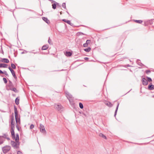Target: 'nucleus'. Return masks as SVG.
Returning <instances> with one entry per match:
<instances>
[{"label": "nucleus", "instance_id": "obj_1", "mask_svg": "<svg viewBox=\"0 0 154 154\" xmlns=\"http://www.w3.org/2000/svg\"><path fill=\"white\" fill-rule=\"evenodd\" d=\"M15 128H11V136L12 138L14 139L15 141H17L19 140V135L18 134H16V135H15L14 134V130Z\"/></svg>", "mask_w": 154, "mask_h": 154}, {"label": "nucleus", "instance_id": "obj_2", "mask_svg": "<svg viewBox=\"0 0 154 154\" xmlns=\"http://www.w3.org/2000/svg\"><path fill=\"white\" fill-rule=\"evenodd\" d=\"M14 114L15 116V120L17 124H19L20 123V118H18V113L17 108L16 107H14Z\"/></svg>", "mask_w": 154, "mask_h": 154}, {"label": "nucleus", "instance_id": "obj_3", "mask_svg": "<svg viewBox=\"0 0 154 154\" xmlns=\"http://www.w3.org/2000/svg\"><path fill=\"white\" fill-rule=\"evenodd\" d=\"M15 141V142L13 141H11V143L13 147L17 148L19 147V140Z\"/></svg>", "mask_w": 154, "mask_h": 154}, {"label": "nucleus", "instance_id": "obj_4", "mask_svg": "<svg viewBox=\"0 0 154 154\" xmlns=\"http://www.w3.org/2000/svg\"><path fill=\"white\" fill-rule=\"evenodd\" d=\"M2 150L4 153L8 152L11 149V147L9 146H6L2 148Z\"/></svg>", "mask_w": 154, "mask_h": 154}, {"label": "nucleus", "instance_id": "obj_5", "mask_svg": "<svg viewBox=\"0 0 154 154\" xmlns=\"http://www.w3.org/2000/svg\"><path fill=\"white\" fill-rule=\"evenodd\" d=\"M15 120L14 116H12L11 118V128H15Z\"/></svg>", "mask_w": 154, "mask_h": 154}, {"label": "nucleus", "instance_id": "obj_6", "mask_svg": "<svg viewBox=\"0 0 154 154\" xmlns=\"http://www.w3.org/2000/svg\"><path fill=\"white\" fill-rule=\"evenodd\" d=\"M54 107L55 109H57L58 110H60L61 109L63 108V107L60 104H55L54 105Z\"/></svg>", "mask_w": 154, "mask_h": 154}, {"label": "nucleus", "instance_id": "obj_7", "mask_svg": "<svg viewBox=\"0 0 154 154\" xmlns=\"http://www.w3.org/2000/svg\"><path fill=\"white\" fill-rule=\"evenodd\" d=\"M2 135L1 136L5 140V139H7L8 140H10V137L7 133L2 134Z\"/></svg>", "mask_w": 154, "mask_h": 154}, {"label": "nucleus", "instance_id": "obj_8", "mask_svg": "<svg viewBox=\"0 0 154 154\" xmlns=\"http://www.w3.org/2000/svg\"><path fill=\"white\" fill-rule=\"evenodd\" d=\"M142 84L144 85H146L148 84V82L145 78H143L142 79Z\"/></svg>", "mask_w": 154, "mask_h": 154}, {"label": "nucleus", "instance_id": "obj_9", "mask_svg": "<svg viewBox=\"0 0 154 154\" xmlns=\"http://www.w3.org/2000/svg\"><path fill=\"white\" fill-rule=\"evenodd\" d=\"M40 131L42 132H46L45 127L42 124H40Z\"/></svg>", "mask_w": 154, "mask_h": 154}, {"label": "nucleus", "instance_id": "obj_10", "mask_svg": "<svg viewBox=\"0 0 154 154\" xmlns=\"http://www.w3.org/2000/svg\"><path fill=\"white\" fill-rule=\"evenodd\" d=\"M66 96L68 99L69 100V101H70V99L72 98V96L70 94H69L68 92H66Z\"/></svg>", "mask_w": 154, "mask_h": 154}, {"label": "nucleus", "instance_id": "obj_11", "mask_svg": "<svg viewBox=\"0 0 154 154\" xmlns=\"http://www.w3.org/2000/svg\"><path fill=\"white\" fill-rule=\"evenodd\" d=\"M1 61L2 62L7 63H8L9 62V60L8 59L6 58H2L1 60Z\"/></svg>", "mask_w": 154, "mask_h": 154}, {"label": "nucleus", "instance_id": "obj_12", "mask_svg": "<svg viewBox=\"0 0 154 154\" xmlns=\"http://www.w3.org/2000/svg\"><path fill=\"white\" fill-rule=\"evenodd\" d=\"M53 2H54V3L52 5V8L53 9H56V8L57 5H58L59 4H58V3L56 2L55 1H53Z\"/></svg>", "mask_w": 154, "mask_h": 154}, {"label": "nucleus", "instance_id": "obj_13", "mask_svg": "<svg viewBox=\"0 0 154 154\" xmlns=\"http://www.w3.org/2000/svg\"><path fill=\"white\" fill-rule=\"evenodd\" d=\"M148 89L150 90H152L154 89V85H152L151 84H150L148 87Z\"/></svg>", "mask_w": 154, "mask_h": 154}, {"label": "nucleus", "instance_id": "obj_14", "mask_svg": "<svg viewBox=\"0 0 154 154\" xmlns=\"http://www.w3.org/2000/svg\"><path fill=\"white\" fill-rule=\"evenodd\" d=\"M42 19L45 21V22H46L48 24H49L50 23V21L47 18L43 17H42Z\"/></svg>", "mask_w": 154, "mask_h": 154}, {"label": "nucleus", "instance_id": "obj_15", "mask_svg": "<svg viewBox=\"0 0 154 154\" xmlns=\"http://www.w3.org/2000/svg\"><path fill=\"white\" fill-rule=\"evenodd\" d=\"M3 137L0 136V145L2 144L5 141V140Z\"/></svg>", "mask_w": 154, "mask_h": 154}, {"label": "nucleus", "instance_id": "obj_16", "mask_svg": "<svg viewBox=\"0 0 154 154\" xmlns=\"http://www.w3.org/2000/svg\"><path fill=\"white\" fill-rule=\"evenodd\" d=\"M65 54L66 56L70 57L72 55V53L70 52L66 51Z\"/></svg>", "mask_w": 154, "mask_h": 154}, {"label": "nucleus", "instance_id": "obj_17", "mask_svg": "<svg viewBox=\"0 0 154 154\" xmlns=\"http://www.w3.org/2000/svg\"><path fill=\"white\" fill-rule=\"evenodd\" d=\"M49 47V46L48 45H43L42 48V50H45L47 49Z\"/></svg>", "mask_w": 154, "mask_h": 154}, {"label": "nucleus", "instance_id": "obj_18", "mask_svg": "<svg viewBox=\"0 0 154 154\" xmlns=\"http://www.w3.org/2000/svg\"><path fill=\"white\" fill-rule=\"evenodd\" d=\"M7 65L4 63L0 64V68H7Z\"/></svg>", "mask_w": 154, "mask_h": 154}, {"label": "nucleus", "instance_id": "obj_19", "mask_svg": "<svg viewBox=\"0 0 154 154\" xmlns=\"http://www.w3.org/2000/svg\"><path fill=\"white\" fill-rule=\"evenodd\" d=\"M105 104L109 107H111L112 106V104L110 102H106L105 103Z\"/></svg>", "mask_w": 154, "mask_h": 154}, {"label": "nucleus", "instance_id": "obj_20", "mask_svg": "<svg viewBox=\"0 0 154 154\" xmlns=\"http://www.w3.org/2000/svg\"><path fill=\"white\" fill-rule=\"evenodd\" d=\"M13 85L12 82L10 81H9V83L8 85V87H9V89L10 88L12 87L13 88Z\"/></svg>", "mask_w": 154, "mask_h": 154}, {"label": "nucleus", "instance_id": "obj_21", "mask_svg": "<svg viewBox=\"0 0 154 154\" xmlns=\"http://www.w3.org/2000/svg\"><path fill=\"white\" fill-rule=\"evenodd\" d=\"M119 103H118L117 105V107H116V110H115V114H114V116H116V115L117 112V111H118V107H119Z\"/></svg>", "mask_w": 154, "mask_h": 154}, {"label": "nucleus", "instance_id": "obj_22", "mask_svg": "<svg viewBox=\"0 0 154 154\" xmlns=\"http://www.w3.org/2000/svg\"><path fill=\"white\" fill-rule=\"evenodd\" d=\"M62 20L64 22L66 23H67L68 24H69L70 25H71V23L70 20H66V19H63Z\"/></svg>", "mask_w": 154, "mask_h": 154}, {"label": "nucleus", "instance_id": "obj_23", "mask_svg": "<svg viewBox=\"0 0 154 154\" xmlns=\"http://www.w3.org/2000/svg\"><path fill=\"white\" fill-rule=\"evenodd\" d=\"M8 90H12L13 91H14L15 92H17V91L16 89L15 88L11 87V88H10L9 89H8Z\"/></svg>", "mask_w": 154, "mask_h": 154}, {"label": "nucleus", "instance_id": "obj_24", "mask_svg": "<svg viewBox=\"0 0 154 154\" xmlns=\"http://www.w3.org/2000/svg\"><path fill=\"white\" fill-rule=\"evenodd\" d=\"M134 21L136 23H139V24H141V23H142L143 22V21L141 20H134Z\"/></svg>", "mask_w": 154, "mask_h": 154}, {"label": "nucleus", "instance_id": "obj_25", "mask_svg": "<svg viewBox=\"0 0 154 154\" xmlns=\"http://www.w3.org/2000/svg\"><path fill=\"white\" fill-rule=\"evenodd\" d=\"M11 72L13 76L14 77V78L15 79L17 78V77L16 75L15 72L14 71V70H13L12 71H11Z\"/></svg>", "mask_w": 154, "mask_h": 154}, {"label": "nucleus", "instance_id": "obj_26", "mask_svg": "<svg viewBox=\"0 0 154 154\" xmlns=\"http://www.w3.org/2000/svg\"><path fill=\"white\" fill-rule=\"evenodd\" d=\"M99 135L100 136L102 137L103 138H104L105 139H107V138H106V137L102 133H100Z\"/></svg>", "mask_w": 154, "mask_h": 154}, {"label": "nucleus", "instance_id": "obj_27", "mask_svg": "<svg viewBox=\"0 0 154 154\" xmlns=\"http://www.w3.org/2000/svg\"><path fill=\"white\" fill-rule=\"evenodd\" d=\"M15 102L17 105H18L19 103V99L17 97L15 100Z\"/></svg>", "mask_w": 154, "mask_h": 154}, {"label": "nucleus", "instance_id": "obj_28", "mask_svg": "<svg viewBox=\"0 0 154 154\" xmlns=\"http://www.w3.org/2000/svg\"><path fill=\"white\" fill-rule=\"evenodd\" d=\"M91 49V48L90 47H88L86 48L85 49H84V50L86 52H89L90 51Z\"/></svg>", "mask_w": 154, "mask_h": 154}, {"label": "nucleus", "instance_id": "obj_29", "mask_svg": "<svg viewBox=\"0 0 154 154\" xmlns=\"http://www.w3.org/2000/svg\"><path fill=\"white\" fill-rule=\"evenodd\" d=\"M146 78L147 79V81L148 82H152V79L150 78L146 77Z\"/></svg>", "mask_w": 154, "mask_h": 154}, {"label": "nucleus", "instance_id": "obj_30", "mask_svg": "<svg viewBox=\"0 0 154 154\" xmlns=\"http://www.w3.org/2000/svg\"><path fill=\"white\" fill-rule=\"evenodd\" d=\"M48 43L50 44V45H52V41L51 39H50V38L49 37V39L48 41Z\"/></svg>", "mask_w": 154, "mask_h": 154}, {"label": "nucleus", "instance_id": "obj_31", "mask_svg": "<svg viewBox=\"0 0 154 154\" xmlns=\"http://www.w3.org/2000/svg\"><path fill=\"white\" fill-rule=\"evenodd\" d=\"M11 66L12 68L13 69H15L16 68V66L13 63H12L11 64Z\"/></svg>", "mask_w": 154, "mask_h": 154}, {"label": "nucleus", "instance_id": "obj_32", "mask_svg": "<svg viewBox=\"0 0 154 154\" xmlns=\"http://www.w3.org/2000/svg\"><path fill=\"white\" fill-rule=\"evenodd\" d=\"M79 106L80 107L81 109H82L83 108V105L82 104V103H79Z\"/></svg>", "mask_w": 154, "mask_h": 154}, {"label": "nucleus", "instance_id": "obj_33", "mask_svg": "<svg viewBox=\"0 0 154 154\" xmlns=\"http://www.w3.org/2000/svg\"><path fill=\"white\" fill-rule=\"evenodd\" d=\"M91 42V40H87L86 41V43L88 45Z\"/></svg>", "mask_w": 154, "mask_h": 154}, {"label": "nucleus", "instance_id": "obj_34", "mask_svg": "<svg viewBox=\"0 0 154 154\" xmlns=\"http://www.w3.org/2000/svg\"><path fill=\"white\" fill-rule=\"evenodd\" d=\"M34 125L32 124H31L30 126V128L31 129H33V128H34Z\"/></svg>", "mask_w": 154, "mask_h": 154}, {"label": "nucleus", "instance_id": "obj_35", "mask_svg": "<svg viewBox=\"0 0 154 154\" xmlns=\"http://www.w3.org/2000/svg\"><path fill=\"white\" fill-rule=\"evenodd\" d=\"M3 80L5 83H6L7 82V81L5 78H3Z\"/></svg>", "mask_w": 154, "mask_h": 154}, {"label": "nucleus", "instance_id": "obj_36", "mask_svg": "<svg viewBox=\"0 0 154 154\" xmlns=\"http://www.w3.org/2000/svg\"><path fill=\"white\" fill-rule=\"evenodd\" d=\"M62 7L64 8H66V4H65V3H63L62 4Z\"/></svg>", "mask_w": 154, "mask_h": 154}, {"label": "nucleus", "instance_id": "obj_37", "mask_svg": "<svg viewBox=\"0 0 154 154\" xmlns=\"http://www.w3.org/2000/svg\"><path fill=\"white\" fill-rule=\"evenodd\" d=\"M150 72V71L149 70H146V74H148Z\"/></svg>", "mask_w": 154, "mask_h": 154}, {"label": "nucleus", "instance_id": "obj_38", "mask_svg": "<svg viewBox=\"0 0 154 154\" xmlns=\"http://www.w3.org/2000/svg\"><path fill=\"white\" fill-rule=\"evenodd\" d=\"M88 45L86 43L83 44V46L85 47H87Z\"/></svg>", "mask_w": 154, "mask_h": 154}, {"label": "nucleus", "instance_id": "obj_39", "mask_svg": "<svg viewBox=\"0 0 154 154\" xmlns=\"http://www.w3.org/2000/svg\"><path fill=\"white\" fill-rule=\"evenodd\" d=\"M3 72H4V73L3 74H5L6 75H8V73H7V72L6 71H5Z\"/></svg>", "mask_w": 154, "mask_h": 154}, {"label": "nucleus", "instance_id": "obj_40", "mask_svg": "<svg viewBox=\"0 0 154 154\" xmlns=\"http://www.w3.org/2000/svg\"><path fill=\"white\" fill-rule=\"evenodd\" d=\"M17 154H23V153L19 151L17 152Z\"/></svg>", "mask_w": 154, "mask_h": 154}, {"label": "nucleus", "instance_id": "obj_41", "mask_svg": "<svg viewBox=\"0 0 154 154\" xmlns=\"http://www.w3.org/2000/svg\"><path fill=\"white\" fill-rule=\"evenodd\" d=\"M8 69L10 70L11 71H11H12V70H13V69L10 67H8Z\"/></svg>", "mask_w": 154, "mask_h": 154}, {"label": "nucleus", "instance_id": "obj_42", "mask_svg": "<svg viewBox=\"0 0 154 154\" xmlns=\"http://www.w3.org/2000/svg\"><path fill=\"white\" fill-rule=\"evenodd\" d=\"M16 128H17V130L18 131H19L20 129H19V128L17 125H16Z\"/></svg>", "mask_w": 154, "mask_h": 154}, {"label": "nucleus", "instance_id": "obj_43", "mask_svg": "<svg viewBox=\"0 0 154 154\" xmlns=\"http://www.w3.org/2000/svg\"><path fill=\"white\" fill-rule=\"evenodd\" d=\"M4 72H2V70H0V74H3Z\"/></svg>", "mask_w": 154, "mask_h": 154}, {"label": "nucleus", "instance_id": "obj_44", "mask_svg": "<svg viewBox=\"0 0 154 154\" xmlns=\"http://www.w3.org/2000/svg\"><path fill=\"white\" fill-rule=\"evenodd\" d=\"M84 59L85 60H86L88 59V57H85Z\"/></svg>", "mask_w": 154, "mask_h": 154}]
</instances>
